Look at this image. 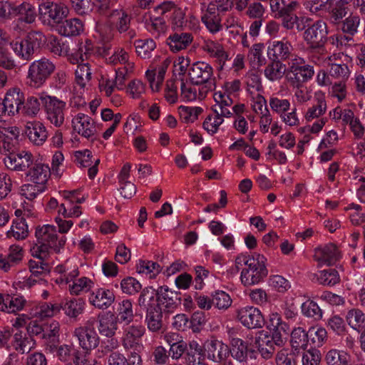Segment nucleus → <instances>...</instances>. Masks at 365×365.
Returning a JSON list of instances; mask_svg holds the SVG:
<instances>
[{
  "label": "nucleus",
  "instance_id": "nucleus-1",
  "mask_svg": "<svg viewBox=\"0 0 365 365\" xmlns=\"http://www.w3.org/2000/svg\"><path fill=\"white\" fill-rule=\"evenodd\" d=\"M266 262L265 257L259 253L238 255L235 260L237 269L239 270L243 266H246L240 274L242 283L245 286H252L263 281L268 274Z\"/></svg>",
  "mask_w": 365,
  "mask_h": 365
},
{
  "label": "nucleus",
  "instance_id": "nucleus-2",
  "mask_svg": "<svg viewBox=\"0 0 365 365\" xmlns=\"http://www.w3.org/2000/svg\"><path fill=\"white\" fill-rule=\"evenodd\" d=\"M231 9L227 0H215L200 4V19L211 34H216L223 28V15Z\"/></svg>",
  "mask_w": 365,
  "mask_h": 365
},
{
  "label": "nucleus",
  "instance_id": "nucleus-3",
  "mask_svg": "<svg viewBox=\"0 0 365 365\" xmlns=\"http://www.w3.org/2000/svg\"><path fill=\"white\" fill-rule=\"evenodd\" d=\"M175 295L168 287H160L157 290L153 287H146L143 289L138 298V304L142 307L148 303L162 312H171L177 307Z\"/></svg>",
  "mask_w": 365,
  "mask_h": 365
},
{
  "label": "nucleus",
  "instance_id": "nucleus-4",
  "mask_svg": "<svg viewBox=\"0 0 365 365\" xmlns=\"http://www.w3.org/2000/svg\"><path fill=\"white\" fill-rule=\"evenodd\" d=\"M56 69L55 64L45 57L30 63L26 75V84L34 88L42 87Z\"/></svg>",
  "mask_w": 365,
  "mask_h": 365
},
{
  "label": "nucleus",
  "instance_id": "nucleus-5",
  "mask_svg": "<svg viewBox=\"0 0 365 365\" xmlns=\"http://www.w3.org/2000/svg\"><path fill=\"white\" fill-rule=\"evenodd\" d=\"M145 326L135 320L131 324L123 326L120 342L125 351H143L142 337L145 334Z\"/></svg>",
  "mask_w": 365,
  "mask_h": 365
},
{
  "label": "nucleus",
  "instance_id": "nucleus-6",
  "mask_svg": "<svg viewBox=\"0 0 365 365\" xmlns=\"http://www.w3.org/2000/svg\"><path fill=\"white\" fill-rule=\"evenodd\" d=\"M46 113L47 119L56 127L61 126L65 120L64 110L66 106L65 101L56 96L41 93L39 96Z\"/></svg>",
  "mask_w": 365,
  "mask_h": 365
},
{
  "label": "nucleus",
  "instance_id": "nucleus-7",
  "mask_svg": "<svg viewBox=\"0 0 365 365\" xmlns=\"http://www.w3.org/2000/svg\"><path fill=\"white\" fill-rule=\"evenodd\" d=\"M328 34L327 23L323 20H317L305 29L303 38L310 48L322 49L328 40Z\"/></svg>",
  "mask_w": 365,
  "mask_h": 365
},
{
  "label": "nucleus",
  "instance_id": "nucleus-8",
  "mask_svg": "<svg viewBox=\"0 0 365 365\" xmlns=\"http://www.w3.org/2000/svg\"><path fill=\"white\" fill-rule=\"evenodd\" d=\"M38 10L40 19L43 24L48 26L62 22L68 13V9L64 4L51 1L40 4Z\"/></svg>",
  "mask_w": 365,
  "mask_h": 365
},
{
  "label": "nucleus",
  "instance_id": "nucleus-9",
  "mask_svg": "<svg viewBox=\"0 0 365 365\" xmlns=\"http://www.w3.org/2000/svg\"><path fill=\"white\" fill-rule=\"evenodd\" d=\"M35 235L38 243L48 245L51 249L56 252H58L63 247L66 242V237H58L56 227L53 225H44L42 227H37Z\"/></svg>",
  "mask_w": 365,
  "mask_h": 365
},
{
  "label": "nucleus",
  "instance_id": "nucleus-10",
  "mask_svg": "<svg viewBox=\"0 0 365 365\" xmlns=\"http://www.w3.org/2000/svg\"><path fill=\"white\" fill-rule=\"evenodd\" d=\"M6 167L14 171L26 172L34 163L33 154L27 150L11 153L4 159Z\"/></svg>",
  "mask_w": 365,
  "mask_h": 365
},
{
  "label": "nucleus",
  "instance_id": "nucleus-11",
  "mask_svg": "<svg viewBox=\"0 0 365 365\" xmlns=\"http://www.w3.org/2000/svg\"><path fill=\"white\" fill-rule=\"evenodd\" d=\"M237 318L243 326L248 329L261 328L264 324L260 310L254 307L247 306L240 309Z\"/></svg>",
  "mask_w": 365,
  "mask_h": 365
},
{
  "label": "nucleus",
  "instance_id": "nucleus-12",
  "mask_svg": "<svg viewBox=\"0 0 365 365\" xmlns=\"http://www.w3.org/2000/svg\"><path fill=\"white\" fill-rule=\"evenodd\" d=\"M73 130L81 137L89 139L95 136L96 127L94 120L88 115L78 113L71 120Z\"/></svg>",
  "mask_w": 365,
  "mask_h": 365
},
{
  "label": "nucleus",
  "instance_id": "nucleus-13",
  "mask_svg": "<svg viewBox=\"0 0 365 365\" xmlns=\"http://www.w3.org/2000/svg\"><path fill=\"white\" fill-rule=\"evenodd\" d=\"M74 336L78 339L79 346L86 351L96 348L99 344V336L94 327L81 326L75 329Z\"/></svg>",
  "mask_w": 365,
  "mask_h": 365
},
{
  "label": "nucleus",
  "instance_id": "nucleus-14",
  "mask_svg": "<svg viewBox=\"0 0 365 365\" xmlns=\"http://www.w3.org/2000/svg\"><path fill=\"white\" fill-rule=\"evenodd\" d=\"M293 50L291 42L286 38L281 40H274L269 43L267 47V56L271 60L285 61L288 59Z\"/></svg>",
  "mask_w": 365,
  "mask_h": 365
},
{
  "label": "nucleus",
  "instance_id": "nucleus-15",
  "mask_svg": "<svg viewBox=\"0 0 365 365\" xmlns=\"http://www.w3.org/2000/svg\"><path fill=\"white\" fill-rule=\"evenodd\" d=\"M73 161L81 168H88V175L90 179H93L98 173V165L100 163L99 158L93 160L91 150L84 149L76 150L73 155Z\"/></svg>",
  "mask_w": 365,
  "mask_h": 365
},
{
  "label": "nucleus",
  "instance_id": "nucleus-16",
  "mask_svg": "<svg viewBox=\"0 0 365 365\" xmlns=\"http://www.w3.org/2000/svg\"><path fill=\"white\" fill-rule=\"evenodd\" d=\"M230 354L239 362H246L249 359L256 358V351L247 341L240 338H233L231 341Z\"/></svg>",
  "mask_w": 365,
  "mask_h": 365
},
{
  "label": "nucleus",
  "instance_id": "nucleus-17",
  "mask_svg": "<svg viewBox=\"0 0 365 365\" xmlns=\"http://www.w3.org/2000/svg\"><path fill=\"white\" fill-rule=\"evenodd\" d=\"M213 74L212 66L202 61L193 63L189 68L188 75L192 83L196 85L209 83Z\"/></svg>",
  "mask_w": 365,
  "mask_h": 365
},
{
  "label": "nucleus",
  "instance_id": "nucleus-18",
  "mask_svg": "<svg viewBox=\"0 0 365 365\" xmlns=\"http://www.w3.org/2000/svg\"><path fill=\"white\" fill-rule=\"evenodd\" d=\"M50 175L51 169L48 165L34 162L25 173V178L28 182L46 186Z\"/></svg>",
  "mask_w": 365,
  "mask_h": 365
},
{
  "label": "nucleus",
  "instance_id": "nucleus-19",
  "mask_svg": "<svg viewBox=\"0 0 365 365\" xmlns=\"http://www.w3.org/2000/svg\"><path fill=\"white\" fill-rule=\"evenodd\" d=\"M207 358L214 363L224 362L230 355L229 346L222 341L213 339L207 342L205 348Z\"/></svg>",
  "mask_w": 365,
  "mask_h": 365
},
{
  "label": "nucleus",
  "instance_id": "nucleus-20",
  "mask_svg": "<svg viewBox=\"0 0 365 365\" xmlns=\"http://www.w3.org/2000/svg\"><path fill=\"white\" fill-rule=\"evenodd\" d=\"M108 16L110 24L119 33H125L130 29L131 15L125 8L120 6L113 9Z\"/></svg>",
  "mask_w": 365,
  "mask_h": 365
},
{
  "label": "nucleus",
  "instance_id": "nucleus-21",
  "mask_svg": "<svg viewBox=\"0 0 365 365\" xmlns=\"http://www.w3.org/2000/svg\"><path fill=\"white\" fill-rule=\"evenodd\" d=\"M340 257V251L337 247L332 243L317 247L314 250V258L322 264H334Z\"/></svg>",
  "mask_w": 365,
  "mask_h": 365
},
{
  "label": "nucleus",
  "instance_id": "nucleus-22",
  "mask_svg": "<svg viewBox=\"0 0 365 365\" xmlns=\"http://www.w3.org/2000/svg\"><path fill=\"white\" fill-rule=\"evenodd\" d=\"M24 95L19 88L9 89L4 97V103L9 115H14L21 112Z\"/></svg>",
  "mask_w": 365,
  "mask_h": 365
},
{
  "label": "nucleus",
  "instance_id": "nucleus-23",
  "mask_svg": "<svg viewBox=\"0 0 365 365\" xmlns=\"http://www.w3.org/2000/svg\"><path fill=\"white\" fill-rule=\"evenodd\" d=\"M114 301L115 295L113 291L105 288L95 289L89 297L90 303L100 309H108Z\"/></svg>",
  "mask_w": 365,
  "mask_h": 365
},
{
  "label": "nucleus",
  "instance_id": "nucleus-24",
  "mask_svg": "<svg viewBox=\"0 0 365 365\" xmlns=\"http://www.w3.org/2000/svg\"><path fill=\"white\" fill-rule=\"evenodd\" d=\"M25 134L34 145H41L47 139L48 135L43 124L39 121H29L25 125Z\"/></svg>",
  "mask_w": 365,
  "mask_h": 365
},
{
  "label": "nucleus",
  "instance_id": "nucleus-25",
  "mask_svg": "<svg viewBox=\"0 0 365 365\" xmlns=\"http://www.w3.org/2000/svg\"><path fill=\"white\" fill-rule=\"evenodd\" d=\"M202 49L210 57L216 59L220 70L224 68L226 61L230 59L229 54L223 46L217 41H206L202 46Z\"/></svg>",
  "mask_w": 365,
  "mask_h": 365
},
{
  "label": "nucleus",
  "instance_id": "nucleus-26",
  "mask_svg": "<svg viewBox=\"0 0 365 365\" xmlns=\"http://www.w3.org/2000/svg\"><path fill=\"white\" fill-rule=\"evenodd\" d=\"M213 98L215 103L212 107V112L225 118H230L232 115L230 108L233 101L230 96L222 91H217L214 93Z\"/></svg>",
  "mask_w": 365,
  "mask_h": 365
},
{
  "label": "nucleus",
  "instance_id": "nucleus-27",
  "mask_svg": "<svg viewBox=\"0 0 365 365\" xmlns=\"http://www.w3.org/2000/svg\"><path fill=\"white\" fill-rule=\"evenodd\" d=\"M98 330L102 336L112 337L118 330V322L114 314L107 312L98 316Z\"/></svg>",
  "mask_w": 365,
  "mask_h": 365
},
{
  "label": "nucleus",
  "instance_id": "nucleus-28",
  "mask_svg": "<svg viewBox=\"0 0 365 365\" xmlns=\"http://www.w3.org/2000/svg\"><path fill=\"white\" fill-rule=\"evenodd\" d=\"M193 41V36L188 32H175L167 38L170 51L177 53L186 49Z\"/></svg>",
  "mask_w": 365,
  "mask_h": 365
},
{
  "label": "nucleus",
  "instance_id": "nucleus-29",
  "mask_svg": "<svg viewBox=\"0 0 365 365\" xmlns=\"http://www.w3.org/2000/svg\"><path fill=\"white\" fill-rule=\"evenodd\" d=\"M94 286L93 282L87 277H79V270L77 267V274L68 284V290L71 295H81L89 292Z\"/></svg>",
  "mask_w": 365,
  "mask_h": 365
},
{
  "label": "nucleus",
  "instance_id": "nucleus-30",
  "mask_svg": "<svg viewBox=\"0 0 365 365\" xmlns=\"http://www.w3.org/2000/svg\"><path fill=\"white\" fill-rule=\"evenodd\" d=\"M147 309L145 322L147 323L148 329L152 332L159 331L163 326L162 317L163 312L161 309L156 308L147 303L145 307Z\"/></svg>",
  "mask_w": 365,
  "mask_h": 365
},
{
  "label": "nucleus",
  "instance_id": "nucleus-31",
  "mask_svg": "<svg viewBox=\"0 0 365 365\" xmlns=\"http://www.w3.org/2000/svg\"><path fill=\"white\" fill-rule=\"evenodd\" d=\"M267 328L271 334H275L277 341H279V336L287 334L289 331V325L282 321L281 315L277 312H272L269 316Z\"/></svg>",
  "mask_w": 365,
  "mask_h": 365
},
{
  "label": "nucleus",
  "instance_id": "nucleus-32",
  "mask_svg": "<svg viewBox=\"0 0 365 365\" xmlns=\"http://www.w3.org/2000/svg\"><path fill=\"white\" fill-rule=\"evenodd\" d=\"M92 53V45L91 41H86L85 43H80L78 46V48L73 51L71 53H68V60L72 64H80L85 63L84 61H88Z\"/></svg>",
  "mask_w": 365,
  "mask_h": 365
},
{
  "label": "nucleus",
  "instance_id": "nucleus-33",
  "mask_svg": "<svg viewBox=\"0 0 365 365\" xmlns=\"http://www.w3.org/2000/svg\"><path fill=\"white\" fill-rule=\"evenodd\" d=\"M115 317L117 322L123 326L131 324V322L133 323L134 314L132 302L129 299H125L119 303Z\"/></svg>",
  "mask_w": 365,
  "mask_h": 365
},
{
  "label": "nucleus",
  "instance_id": "nucleus-34",
  "mask_svg": "<svg viewBox=\"0 0 365 365\" xmlns=\"http://www.w3.org/2000/svg\"><path fill=\"white\" fill-rule=\"evenodd\" d=\"M60 307L57 304L48 303H42L36 305L30 309L31 317L43 319L48 317H52L59 312Z\"/></svg>",
  "mask_w": 365,
  "mask_h": 365
},
{
  "label": "nucleus",
  "instance_id": "nucleus-35",
  "mask_svg": "<svg viewBox=\"0 0 365 365\" xmlns=\"http://www.w3.org/2000/svg\"><path fill=\"white\" fill-rule=\"evenodd\" d=\"M185 361L187 365H196L204 355L202 346L195 340L190 341L185 350Z\"/></svg>",
  "mask_w": 365,
  "mask_h": 365
},
{
  "label": "nucleus",
  "instance_id": "nucleus-36",
  "mask_svg": "<svg viewBox=\"0 0 365 365\" xmlns=\"http://www.w3.org/2000/svg\"><path fill=\"white\" fill-rule=\"evenodd\" d=\"M314 75V67L306 63L289 73L288 80L290 83H304L310 81Z\"/></svg>",
  "mask_w": 365,
  "mask_h": 365
},
{
  "label": "nucleus",
  "instance_id": "nucleus-37",
  "mask_svg": "<svg viewBox=\"0 0 365 365\" xmlns=\"http://www.w3.org/2000/svg\"><path fill=\"white\" fill-rule=\"evenodd\" d=\"M86 303L81 299H66L60 309L61 308L64 314L70 318H76L81 314L85 309Z\"/></svg>",
  "mask_w": 365,
  "mask_h": 365
},
{
  "label": "nucleus",
  "instance_id": "nucleus-38",
  "mask_svg": "<svg viewBox=\"0 0 365 365\" xmlns=\"http://www.w3.org/2000/svg\"><path fill=\"white\" fill-rule=\"evenodd\" d=\"M4 312L16 313L23 310L28 305L24 297L19 294H5Z\"/></svg>",
  "mask_w": 365,
  "mask_h": 365
},
{
  "label": "nucleus",
  "instance_id": "nucleus-39",
  "mask_svg": "<svg viewBox=\"0 0 365 365\" xmlns=\"http://www.w3.org/2000/svg\"><path fill=\"white\" fill-rule=\"evenodd\" d=\"M56 271L61 275L56 279V282L62 288L68 289V284L71 279L77 274V267L73 268L66 263L64 265H59L56 267Z\"/></svg>",
  "mask_w": 365,
  "mask_h": 365
},
{
  "label": "nucleus",
  "instance_id": "nucleus-40",
  "mask_svg": "<svg viewBox=\"0 0 365 365\" xmlns=\"http://www.w3.org/2000/svg\"><path fill=\"white\" fill-rule=\"evenodd\" d=\"M11 47L15 54L20 58L26 61H30L33 58L35 50L26 39L12 41Z\"/></svg>",
  "mask_w": 365,
  "mask_h": 365
},
{
  "label": "nucleus",
  "instance_id": "nucleus-41",
  "mask_svg": "<svg viewBox=\"0 0 365 365\" xmlns=\"http://www.w3.org/2000/svg\"><path fill=\"white\" fill-rule=\"evenodd\" d=\"M165 72L166 66L164 65L160 66L153 70H148L145 72V77L153 91L157 92L159 91L164 81Z\"/></svg>",
  "mask_w": 365,
  "mask_h": 365
},
{
  "label": "nucleus",
  "instance_id": "nucleus-42",
  "mask_svg": "<svg viewBox=\"0 0 365 365\" xmlns=\"http://www.w3.org/2000/svg\"><path fill=\"white\" fill-rule=\"evenodd\" d=\"M12 344L17 351L24 354L29 352L34 347L35 343L31 336H27L21 331H16L14 334Z\"/></svg>",
  "mask_w": 365,
  "mask_h": 365
},
{
  "label": "nucleus",
  "instance_id": "nucleus-43",
  "mask_svg": "<svg viewBox=\"0 0 365 365\" xmlns=\"http://www.w3.org/2000/svg\"><path fill=\"white\" fill-rule=\"evenodd\" d=\"M327 102L323 96L317 97L315 103L309 107L304 115L307 121H312L322 116L327 111Z\"/></svg>",
  "mask_w": 365,
  "mask_h": 365
},
{
  "label": "nucleus",
  "instance_id": "nucleus-44",
  "mask_svg": "<svg viewBox=\"0 0 365 365\" xmlns=\"http://www.w3.org/2000/svg\"><path fill=\"white\" fill-rule=\"evenodd\" d=\"M285 72V65L279 61L272 60L264 68L265 77L270 81L280 80Z\"/></svg>",
  "mask_w": 365,
  "mask_h": 365
},
{
  "label": "nucleus",
  "instance_id": "nucleus-45",
  "mask_svg": "<svg viewBox=\"0 0 365 365\" xmlns=\"http://www.w3.org/2000/svg\"><path fill=\"white\" fill-rule=\"evenodd\" d=\"M28 235V225L24 219H17L14 220L10 230L7 232L8 237H14L17 240L25 239Z\"/></svg>",
  "mask_w": 365,
  "mask_h": 365
},
{
  "label": "nucleus",
  "instance_id": "nucleus-46",
  "mask_svg": "<svg viewBox=\"0 0 365 365\" xmlns=\"http://www.w3.org/2000/svg\"><path fill=\"white\" fill-rule=\"evenodd\" d=\"M331 0H306L303 3L304 9L312 14L321 16L330 8Z\"/></svg>",
  "mask_w": 365,
  "mask_h": 365
},
{
  "label": "nucleus",
  "instance_id": "nucleus-47",
  "mask_svg": "<svg viewBox=\"0 0 365 365\" xmlns=\"http://www.w3.org/2000/svg\"><path fill=\"white\" fill-rule=\"evenodd\" d=\"M83 31V24L78 19L65 21L59 28V33L64 36H77Z\"/></svg>",
  "mask_w": 365,
  "mask_h": 365
},
{
  "label": "nucleus",
  "instance_id": "nucleus-48",
  "mask_svg": "<svg viewBox=\"0 0 365 365\" xmlns=\"http://www.w3.org/2000/svg\"><path fill=\"white\" fill-rule=\"evenodd\" d=\"M348 324L355 330L360 331L365 327V315L359 309L349 310L346 316Z\"/></svg>",
  "mask_w": 365,
  "mask_h": 365
},
{
  "label": "nucleus",
  "instance_id": "nucleus-49",
  "mask_svg": "<svg viewBox=\"0 0 365 365\" xmlns=\"http://www.w3.org/2000/svg\"><path fill=\"white\" fill-rule=\"evenodd\" d=\"M145 27L152 34L159 36L166 30L165 21L162 17L149 16L145 19Z\"/></svg>",
  "mask_w": 365,
  "mask_h": 365
},
{
  "label": "nucleus",
  "instance_id": "nucleus-50",
  "mask_svg": "<svg viewBox=\"0 0 365 365\" xmlns=\"http://www.w3.org/2000/svg\"><path fill=\"white\" fill-rule=\"evenodd\" d=\"M224 118L222 115L212 112L205 118L202 127L210 135H212L217 133L220 126L224 122Z\"/></svg>",
  "mask_w": 365,
  "mask_h": 365
},
{
  "label": "nucleus",
  "instance_id": "nucleus-51",
  "mask_svg": "<svg viewBox=\"0 0 365 365\" xmlns=\"http://www.w3.org/2000/svg\"><path fill=\"white\" fill-rule=\"evenodd\" d=\"M16 14H18L19 19L27 24L33 23L36 16L35 7L29 3L24 2L16 8Z\"/></svg>",
  "mask_w": 365,
  "mask_h": 365
},
{
  "label": "nucleus",
  "instance_id": "nucleus-52",
  "mask_svg": "<svg viewBox=\"0 0 365 365\" xmlns=\"http://www.w3.org/2000/svg\"><path fill=\"white\" fill-rule=\"evenodd\" d=\"M137 54L142 58H148L156 47L155 42L151 38L139 39L134 42Z\"/></svg>",
  "mask_w": 365,
  "mask_h": 365
},
{
  "label": "nucleus",
  "instance_id": "nucleus-53",
  "mask_svg": "<svg viewBox=\"0 0 365 365\" xmlns=\"http://www.w3.org/2000/svg\"><path fill=\"white\" fill-rule=\"evenodd\" d=\"M327 339L326 329L321 327H312L308 331V342L311 341L314 347L322 346Z\"/></svg>",
  "mask_w": 365,
  "mask_h": 365
},
{
  "label": "nucleus",
  "instance_id": "nucleus-54",
  "mask_svg": "<svg viewBox=\"0 0 365 365\" xmlns=\"http://www.w3.org/2000/svg\"><path fill=\"white\" fill-rule=\"evenodd\" d=\"M291 344L295 349H305L308 344V331L302 327L294 328L291 333Z\"/></svg>",
  "mask_w": 365,
  "mask_h": 365
},
{
  "label": "nucleus",
  "instance_id": "nucleus-55",
  "mask_svg": "<svg viewBox=\"0 0 365 365\" xmlns=\"http://www.w3.org/2000/svg\"><path fill=\"white\" fill-rule=\"evenodd\" d=\"M328 365H348L349 355L344 351L331 349L325 356Z\"/></svg>",
  "mask_w": 365,
  "mask_h": 365
},
{
  "label": "nucleus",
  "instance_id": "nucleus-56",
  "mask_svg": "<svg viewBox=\"0 0 365 365\" xmlns=\"http://www.w3.org/2000/svg\"><path fill=\"white\" fill-rule=\"evenodd\" d=\"M75 76L76 83L81 88H83L91 78V70L89 63L86 62L78 64L75 72Z\"/></svg>",
  "mask_w": 365,
  "mask_h": 365
},
{
  "label": "nucleus",
  "instance_id": "nucleus-57",
  "mask_svg": "<svg viewBox=\"0 0 365 365\" xmlns=\"http://www.w3.org/2000/svg\"><path fill=\"white\" fill-rule=\"evenodd\" d=\"M136 269L139 274L149 276L150 278H154L160 272V266L151 261L139 260L136 264Z\"/></svg>",
  "mask_w": 365,
  "mask_h": 365
},
{
  "label": "nucleus",
  "instance_id": "nucleus-58",
  "mask_svg": "<svg viewBox=\"0 0 365 365\" xmlns=\"http://www.w3.org/2000/svg\"><path fill=\"white\" fill-rule=\"evenodd\" d=\"M327 13L329 14V22L331 24L336 25L341 22L347 12L344 6L340 4H337L335 0H331L330 8H329Z\"/></svg>",
  "mask_w": 365,
  "mask_h": 365
},
{
  "label": "nucleus",
  "instance_id": "nucleus-59",
  "mask_svg": "<svg viewBox=\"0 0 365 365\" xmlns=\"http://www.w3.org/2000/svg\"><path fill=\"white\" fill-rule=\"evenodd\" d=\"M263 43H255L248 53V58L254 67H260L265 63V58L263 56Z\"/></svg>",
  "mask_w": 365,
  "mask_h": 365
},
{
  "label": "nucleus",
  "instance_id": "nucleus-60",
  "mask_svg": "<svg viewBox=\"0 0 365 365\" xmlns=\"http://www.w3.org/2000/svg\"><path fill=\"white\" fill-rule=\"evenodd\" d=\"M274 337L275 334H269L267 332L262 331L255 339V344L257 346H262L263 348H269V346L274 348L275 345H282L283 343L282 336H279V341H277Z\"/></svg>",
  "mask_w": 365,
  "mask_h": 365
},
{
  "label": "nucleus",
  "instance_id": "nucleus-61",
  "mask_svg": "<svg viewBox=\"0 0 365 365\" xmlns=\"http://www.w3.org/2000/svg\"><path fill=\"white\" fill-rule=\"evenodd\" d=\"M269 105L271 110L278 114L279 115L282 113L290 110L291 103L289 99L279 98L277 96H271L269 99Z\"/></svg>",
  "mask_w": 365,
  "mask_h": 365
},
{
  "label": "nucleus",
  "instance_id": "nucleus-62",
  "mask_svg": "<svg viewBox=\"0 0 365 365\" xmlns=\"http://www.w3.org/2000/svg\"><path fill=\"white\" fill-rule=\"evenodd\" d=\"M294 91L293 98L299 104H304L312 98L309 88L303 83H290Z\"/></svg>",
  "mask_w": 365,
  "mask_h": 365
},
{
  "label": "nucleus",
  "instance_id": "nucleus-63",
  "mask_svg": "<svg viewBox=\"0 0 365 365\" xmlns=\"http://www.w3.org/2000/svg\"><path fill=\"white\" fill-rule=\"evenodd\" d=\"M317 280L322 284L333 286L339 282L340 277L336 269H329L320 271L317 274Z\"/></svg>",
  "mask_w": 365,
  "mask_h": 365
},
{
  "label": "nucleus",
  "instance_id": "nucleus-64",
  "mask_svg": "<svg viewBox=\"0 0 365 365\" xmlns=\"http://www.w3.org/2000/svg\"><path fill=\"white\" fill-rule=\"evenodd\" d=\"M302 312L307 317L319 320L322 317V311L318 304L312 301L307 300L302 304Z\"/></svg>",
  "mask_w": 365,
  "mask_h": 365
}]
</instances>
